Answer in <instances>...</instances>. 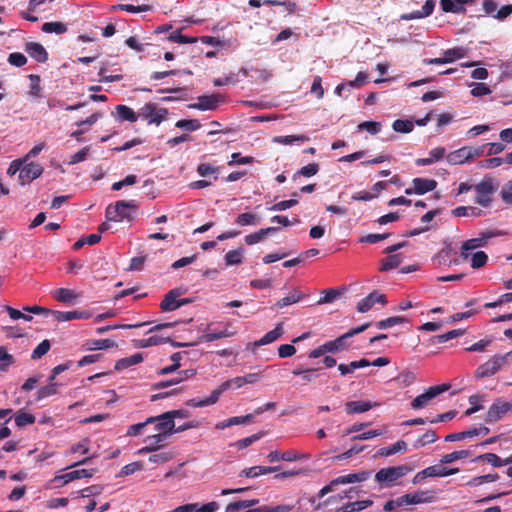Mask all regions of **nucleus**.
<instances>
[{"instance_id": "f257e3e1", "label": "nucleus", "mask_w": 512, "mask_h": 512, "mask_svg": "<svg viewBox=\"0 0 512 512\" xmlns=\"http://www.w3.org/2000/svg\"><path fill=\"white\" fill-rule=\"evenodd\" d=\"M505 235V232L498 229H488L479 234L478 237L469 239L463 242L461 246L460 256L463 260H467L470 257V252L473 250L484 247L491 242L495 237Z\"/></svg>"}, {"instance_id": "f03ea898", "label": "nucleus", "mask_w": 512, "mask_h": 512, "mask_svg": "<svg viewBox=\"0 0 512 512\" xmlns=\"http://www.w3.org/2000/svg\"><path fill=\"white\" fill-rule=\"evenodd\" d=\"M244 384H245V381L243 380V376L235 377L233 379L223 382L217 389H215L211 392L209 397L202 399V400H198L195 398L190 399L186 402V405L191 406V407H205V406L213 405L219 400L221 394L225 390L232 387V385H234L236 388H240Z\"/></svg>"}, {"instance_id": "7ed1b4c3", "label": "nucleus", "mask_w": 512, "mask_h": 512, "mask_svg": "<svg viewBox=\"0 0 512 512\" xmlns=\"http://www.w3.org/2000/svg\"><path fill=\"white\" fill-rule=\"evenodd\" d=\"M137 209L134 205L124 201H118L115 205H109L106 208V218L110 222H132L135 220L134 214Z\"/></svg>"}, {"instance_id": "20e7f679", "label": "nucleus", "mask_w": 512, "mask_h": 512, "mask_svg": "<svg viewBox=\"0 0 512 512\" xmlns=\"http://www.w3.org/2000/svg\"><path fill=\"white\" fill-rule=\"evenodd\" d=\"M498 185L492 178H484L480 183L475 185L476 193L475 202L482 207H489L492 203V196L497 191Z\"/></svg>"}, {"instance_id": "39448f33", "label": "nucleus", "mask_w": 512, "mask_h": 512, "mask_svg": "<svg viewBox=\"0 0 512 512\" xmlns=\"http://www.w3.org/2000/svg\"><path fill=\"white\" fill-rule=\"evenodd\" d=\"M139 118L146 120L149 125H160L167 115L168 109L158 107L156 103L148 102L143 105L138 111Z\"/></svg>"}, {"instance_id": "423d86ee", "label": "nucleus", "mask_w": 512, "mask_h": 512, "mask_svg": "<svg viewBox=\"0 0 512 512\" xmlns=\"http://www.w3.org/2000/svg\"><path fill=\"white\" fill-rule=\"evenodd\" d=\"M484 146L482 147H471L464 146L455 151L450 152L446 156V160L450 165H460L468 162L476 157H480L484 153Z\"/></svg>"}, {"instance_id": "0eeeda50", "label": "nucleus", "mask_w": 512, "mask_h": 512, "mask_svg": "<svg viewBox=\"0 0 512 512\" xmlns=\"http://www.w3.org/2000/svg\"><path fill=\"white\" fill-rule=\"evenodd\" d=\"M506 364L507 356L500 354L494 355L491 359L476 369L475 377L481 379L495 375Z\"/></svg>"}, {"instance_id": "6e6552de", "label": "nucleus", "mask_w": 512, "mask_h": 512, "mask_svg": "<svg viewBox=\"0 0 512 512\" xmlns=\"http://www.w3.org/2000/svg\"><path fill=\"white\" fill-rule=\"evenodd\" d=\"M449 388V384H441L429 387L424 393L418 395L411 402V408L414 410H419L426 407L432 399L447 391Z\"/></svg>"}, {"instance_id": "1a4fd4ad", "label": "nucleus", "mask_w": 512, "mask_h": 512, "mask_svg": "<svg viewBox=\"0 0 512 512\" xmlns=\"http://www.w3.org/2000/svg\"><path fill=\"white\" fill-rule=\"evenodd\" d=\"M406 245V242H401L392 246H389L385 249V253L390 254L389 256L385 257L381 261V267L380 271H388L391 269H394L398 267L402 262V256L401 254H392L398 249L404 247Z\"/></svg>"}, {"instance_id": "9d476101", "label": "nucleus", "mask_w": 512, "mask_h": 512, "mask_svg": "<svg viewBox=\"0 0 512 512\" xmlns=\"http://www.w3.org/2000/svg\"><path fill=\"white\" fill-rule=\"evenodd\" d=\"M510 410H512V403L498 399L490 406L485 421L487 423L496 422Z\"/></svg>"}, {"instance_id": "9b49d317", "label": "nucleus", "mask_w": 512, "mask_h": 512, "mask_svg": "<svg viewBox=\"0 0 512 512\" xmlns=\"http://www.w3.org/2000/svg\"><path fill=\"white\" fill-rule=\"evenodd\" d=\"M413 187L407 188L405 193L410 195L412 193L423 195L427 192L433 191L437 187V181L427 178H414L412 180Z\"/></svg>"}, {"instance_id": "f8f14e48", "label": "nucleus", "mask_w": 512, "mask_h": 512, "mask_svg": "<svg viewBox=\"0 0 512 512\" xmlns=\"http://www.w3.org/2000/svg\"><path fill=\"white\" fill-rule=\"evenodd\" d=\"M43 172V168L41 165L31 162L26 165L21 166V171L19 174V181L21 185H25L30 183L34 179L38 178Z\"/></svg>"}, {"instance_id": "ddd939ff", "label": "nucleus", "mask_w": 512, "mask_h": 512, "mask_svg": "<svg viewBox=\"0 0 512 512\" xmlns=\"http://www.w3.org/2000/svg\"><path fill=\"white\" fill-rule=\"evenodd\" d=\"M375 303L385 305L387 303L386 296L378 291L371 292L367 297L361 299L357 304V310L360 313L369 311Z\"/></svg>"}, {"instance_id": "4468645a", "label": "nucleus", "mask_w": 512, "mask_h": 512, "mask_svg": "<svg viewBox=\"0 0 512 512\" xmlns=\"http://www.w3.org/2000/svg\"><path fill=\"white\" fill-rule=\"evenodd\" d=\"M185 293V289L175 288L170 290L162 300L160 307L164 312H170L178 309V297Z\"/></svg>"}, {"instance_id": "2eb2a0df", "label": "nucleus", "mask_w": 512, "mask_h": 512, "mask_svg": "<svg viewBox=\"0 0 512 512\" xmlns=\"http://www.w3.org/2000/svg\"><path fill=\"white\" fill-rule=\"evenodd\" d=\"M218 103L219 98L217 95H202L198 97V101L196 103L189 104L188 107L201 111L214 110L217 108Z\"/></svg>"}, {"instance_id": "dca6fc26", "label": "nucleus", "mask_w": 512, "mask_h": 512, "mask_svg": "<svg viewBox=\"0 0 512 512\" xmlns=\"http://www.w3.org/2000/svg\"><path fill=\"white\" fill-rule=\"evenodd\" d=\"M25 51L28 55L39 63H45L48 60V53L44 46L37 42H27Z\"/></svg>"}, {"instance_id": "f3484780", "label": "nucleus", "mask_w": 512, "mask_h": 512, "mask_svg": "<svg viewBox=\"0 0 512 512\" xmlns=\"http://www.w3.org/2000/svg\"><path fill=\"white\" fill-rule=\"evenodd\" d=\"M95 469H78L61 476H56L54 481H62V484H67L75 479L90 478L94 475Z\"/></svg>"}, {"instance_id": "a211bd4d", "label": "nucleus", "mask_w": 512, "mask_h": 512, "mask_svg": "<svg viewBox=\"0 0 512 512\" xmlns=\"http://www.w3.org/2000/svg\"><path fill=\"white\" fill-rule=\"evenodd\" d=\"M474 2L475 0H440V6L446 13H464V5Z\"/></svg>"}, {"instance_id": "6ab92c4d", "label": "nucleus", "mask_w": 512, "mask_h": 512, "mask_svg": "<svg viewBox=\"0 0 512 512\" xmlns=\"http://www.w3.org/2000/svg\"><path fill=\"white\" fill-rule=\"evenodd\" d=\"M279 230V226H268L259 231L245 236V242L248 245H253L263 241L266 237L274 235Z\"/></svg>"}, {"instance_id": "aec40b11", "label": "nucleus", "mask_w": 512, "mask_h": 512, "mask_svg": "<svg viewBox=\"0 0 512 512\" xmlns=\"http://www.w3.org/2000/svg\"><path fill=\"white\" fill-rule=\"evenodd\" d=\"M52 315L55 320L59 322L71 321L75 319H88L91 316L90 312L87 311H54Z\"/></svg>"}, {"instance_id": "412c9836", "label": "nucleus", "mask_w": 512, "mask_h": 512, "mask_svg": "<svg viewBox=\"0 0 512 512\" xmlns=\"http://www.w3.org/2000/svg\"><path fill=\"white\" fill-rule=\"evenodd\" d=\"M369 476H370V472L361 471V472H357V473L339 476L332 480V484L340 485V484L363 482V481L367 480Z\"/></svg>"}, {"instance_id": "4be33fe9", "label": "nucleus", "mask_w": 512, "mask_h": 512, "mask_svg": "<svg viewBox=\"0 0 512 512\" xmlns=\"http://www.w3.org/2000/svg\"><path fill=\"white\" fill-rule=\"evenodd\" d=\"M445 153L446 149L444 147H436L429 152L428 158H418L416 159L415 164L417 166L431 165L434 162L441 160L445 156Z\"/></svg>"}, {"instance_id": "5701e85b", "label": "nucleus", "mask_w": 512, "mask_h": 512, "mask_svg": "<svg viewBox=\"0 0 512 512\" xmlns=\"http://www.w3.org/2000/svg\"><path fill=\"white\" fill-rule=\"evenodd\" d=\"M117 119L120 122L128 121L131 123L136 122L139 119L138 112L136 113L132 108L119 104L116 106Z\"/></svg>"}, {"instance_id": "b1692460", "label": "nucleus", "mask_w": 512, "mask_h": 512, "mask_svg": "<svg viewBox=\"0 0 512 512\" xmlns=\"http://www.w3.org/2000/svg\"><path fill=\"white\" fill-rule=\"evenodd\" d=\"M174 420L170 418V416H165V413L157 416V424L155 429L159 431V433H167V437L174 434Z\"/></svg>"}, {"instance_id": "393cba45", "label": "nucleus", "mask_w": 512, "mask_h": 512, "mask_svg": "<svg viewBox=\"0 0 512 512\" xmlns=\"http://www.w3.org/2000/svg\"><path fill=\"white\" fill-rule=\"evenodd\" d=\"M377 405L378 403L370 401H349L346 403V412L348 414L363 413Z\"/></svg>"}, {"instance_id": "a878e982", "label": "nucleus", "mask_w": 512, "mask_h": 512, "mask_svg": "<svg viewBox=\"0 0 512 512\" xmlns=\"http://www.w3.org/2000/svg\"><path fill=\"white\" fill-rule=\"evenodd\" d=\"M109 226H99L100 233L91 234L88 236H82L79 238L73 245V248L75 250H79L82 248L85 244L88 245H95L101 240V234L107 230Z\"/></svg>"}, {"instance_id": "bb28decb", "label": "nucleus", "mask_w": 512, "mask_h": 512, "mask_svg": "<svg viewBox=\"0 0 512 512\" xmlns=\"http://www.w3.org/2000/svg\"><path fill=\"white\" fill-rule=\"evenodd\" d=\"M53 297L59 302L73 304L79 297V294L68 288H59L53 292Z\"/></svg>"}, {"instance_id": "cd10ccee", "label": "nucleus", "mask_w": 512, "mask_h": 512, "mask_svg": "<svg viewBox=\"0 0 512 512\" xmlns=\"http://www.w3.org/2000/svg\"><path fill=\"white\" fill-rule=\"evenodd\" d=\"M283 332H284V330H283L282 323H278L273 330L267 332L261 339L255 341L254 345L262 346V345L270 344V343L274 342L275 340H277L283 334Z\"/></svg>"}, {"instance_id": "c85d7f7f", "label": "nucleus", "mask_w": 512, "mask_h": 512, "mask_svg": "<svg viewBox=\"0 0 512 512\" xmlns=\"http://www.w3.org/2000/svg\"><path fill=\"white\" fill-rule=\"evenodd\" d=\"M252 418H253L252 414H248L245 416L231 417L229 419L218 422L215 427H216V429L224 430L225 428L231 427L233 425L246 424V423L250 422Z\"/></svg>"}, {"instance_id": "c756f323", "label": "nucleus", "mask_w": 512, "mask_h": 512, "mask_svg": "<svg viewBox=\"0 0 512 512\" xmlns=\"http://www.w3.org/2000/svg\"><path fill=\"white\" fill-rule=\"evenodd\" d=\"M408 449L407 443L403 440H399L389 447H383L377 452V456L387 457L396 454L400 451L406 452Z\"/></svg>"}, {"instance_id": "7c9ffc66", "label": "nucleus", "mask_w": 512, "mask_h": 512, "mask_svg": "<svg viewBox=\"0 0 512 512\" xmlns=\"http://www.w3.org/2000/svg\"><path fill=\"white\" fill-rule=\"evenodd\" d=\"M143 361V355L141 353H136L134 355H131L129 357H125L122 359H119L115 364V370L121 371L124 370L130 366L139 364Z\"/></svg>"}, {"instance_id": "2f4dec72", "label": "nucleus", "mask_w": 512, "mask_h": 512, "mask_svg": "<svg viewBox=\"0 0 512 512\" xmlns=\"http://www.w3.org/2000/svg\"><path fill=\"white\" fill-rule=\"evenodd\" d=\"M375 480L378 483H386L389 485V484L393 483L394 481L398 480V478L396 477V474H395V471L393 470V468L388 467V468L380 469L375 475Z\"/></svg>"}, {"instance_id": "473e14b6", "label": "nucleus", "mask_w": 512, "mask_h": 512, "mask_svg": "<svg viewBox=\"0 0 512 512\" xmlns=\"http://www.w3.org/2000/svg\"><path fill=\"white\" fill-rule=\"evenodd\" d=\"M452 215L457 217H478L482 210L472 206H459L451 211Z\"/></svg>"}, {"instance_id": "72a5a7b5", "label": "nucleus", "mask_w": 512, "mask_h": 512, "mask_svg": "<svg viewBox=\"0 0 512 512\" xmlns=\"http://www.w3.org/2000/svg\"><path fill=\"white\" fill-rule=\"evenodd\" d=\"M463 334H464L463 329H454V330H451V331L441 334V335L432 336V337H430L429 340L433 344H440V343L447 342L451 339H454L456 337L462 336Z\"/></svg>"}, {"instance_id": "f704fd0d", "label": "nucleus", "mask_w": 512, "mask_h": 512, "mask_svg": "<svg viewBox=\"0 0 512 512\" xmlns=\"http://www.w3.org/2000/svg\"><path fill=\"white\" fill-rule=\"evenodd\" d=\"M459 472L458 468H440L438 466H429L426 468V472L424 474H428L429 477H446L449 475H453Z\"/></svg>"}, {"instance_id": "c9c22d12", "label": "nucleus", "mask_w": 512, "mask_h": 512, "mask_svg": "<svg viewBox=\"0 0 512 512\" xmlns=\"http://www.w3.org/2000/svg\"><path fill=\"white\" fill-rule=\"evenodd\" d=\"M468 54V49L465 47H454L444 51V57L448 63H452L455 60L462 59Z\"/></svg>"}, {"instance_id": "e433bc0d", "label": "nucleus", "mask_w": 512, "mask_h": 512, "mask_svg": "<svg viewBox=\"0 0 512 512\" xmlns=\"http://www.w3.org/2000/svg\"><path fill=\"white\" fill-rule=\"evenodd\" d=\"M167 433H157L154 435H149L145 438V443L148 444V449L156 451L160 447H162V442L167 439Z\"/></svg>"}, {"instance_id": "4c0bfd02", "label": "nucleus", "mask_w": 512, "mask_h": 512, "mask_svg": "<svg viewBox=\"0 0 512 512\" xmlns=\"http://www.w3.org/2000/svg\"><path fill=\"white\" fill-rule=\"evenodd\" d=\"M309 140V137L306 135H286V136H275L273 138L274 143L283 144V145H292L295 142H306Z\"/></svg>"}, {"instance_id": "58836bf2", "label": "nucleus", "mask_w": 512, "mask_h": 512, "mask_svg": "<svg viewBox=\"0 0 512 512\" xmlns=\"http://www.w3.org/2000/svg\"><path fill=\"white\" fill-rule=\"evenodd\" d=\"M346 339L347 336L346 334H344L333 341H328L324 343V348L331 353L344 350L347 347Z\"/></svg>"}, {"instance_id": "ea45409f", "label": "nucleus", "mask_w": 512, "mask_h": 512, "mask_svg": "<svg viewBox=\"0 0 512 512\" xmlns=\"http://www.w3.org/2000/svg\"><path fill=\"white\" fill-rule=\"evenodd\" d=\"M373 504L372 500H361L356 501L353 503H348L344 507L336 510V512H355V511H361L368 507H370Z\"/></svg>"}, {"instance_id": "a19ab883", "label": "nucleus", "mask_w": 512, "mask_h": 512, "mask_svg": "<svg viewBox=\"0 0 512 512\" xmlns=\"http://www.w3.org/2000/svg\"><path fill=\"white\" fill-rule=\"evenodd\" d=\"M41 30L45 33H55L61 35L67 32L68 28L66 24L62 22H45L42 25Z\"/></svg>"}, {"instance_id": "79ce46f5", "label": "nucleus", "mask_w": 512, "mask_h": 512, "mask_svg": "<svg viewBox=\"0 0 512 512\" xmlns=\"http://www.w3.org/2000/svg\"><path fill=\"white\" fill-rule=\"evenodd\" d=\"M438 439L435 431L428 430L423 435L415 440L413 443V447L415 449H419L421 447L426 446L427 444L434 443Z\"/></svg>"}, {"instance_id": "37998d69", "label": "nucleus", "mask_w": 512, "mask_h": 512, "mask_svg": "<svg viewBox=\"0 0 512 512\" xmlns=\"http://www.w3.org/2000/svg\"><path fill=\"white\" fill-rule=\"evenodd\" d=\"M304 297V294H302L299 291L294 290L290 295L280 299L275 306L277 308H283L288 305L294 304L299 302Z\"/></svg>"}, {"instance_id": "c03bdc74", "label": "nucleus", "mask_w": 512, "mask_h": 512, "mask_svg": "<svg viewBox=\"0 0 512 512\" xmlns=\"http://www.w3.org/2000/svg\"><path fill=\"white\" fill-rule=\"evenodd\" d=\"M316 371L317 369L313 368L303 369L301 367H297L292 371V373L293 375L296 376H302L303 384H306L309 382H313L316 379Z\"/></svg>"}, {"instance_id": "a18cd8bd", "label": "nucleus", "mask_w": 512, "mask_h": 512, "mask_svg": "<svg viewBox=\"0 0 512 512\" xmlns=\"http://www.w3.org/2000/svg\"><path fill=\"white\" fill-rule=\"evenodd\" d=\"M471 452L469 450H460V451H454L449 454H445L442 456L440 462L442 464H449L459 459H464L470 456Z\"/></svg>"}, {"instance_id": "49530a36", "label": "nucleus", "mask_w": 512, "mask_h": 512, "mask_svg": "<svg viewBox=\"0 0 512 512\" xmlns=\"http://www.w3.org/2000/svg\"><path fill=\"white\" fill-rule=\"evenodd\" d=\"M14 419L18 427H25L35 422V417L32 414L24 412L22 410H19L15 414Z\"/></svg>"}, {"instance_id": "de8ad7c7", "label": "nucleus", "mask_w": 512, "mask_h": 512, "mask_svg": "<svg viewBox=\"0 0 512 512\" xmlns=\"http://www.w3.org/2000/svg\"><path fill=\"white\" fill-rule=\"evenodd\" d=\"M197 173L202 177L213 176L214 180H217L218 167L213 166L210 163H201L197 167Z\"/></svg>"}, {"instance_id": "09e8293b", "label": "nucleus", "mask_w": 512, "mask_h": 512, "mask_svg": "<svg viewBox=\"0 0 512 512\" xmlns=\"http://www.w3.org/2000/svg\"><path fill=\"white\" fill-rule=\"evenodd\" d=\"M167 39L171 42L180 43V44L195 43L198 40L196 37H189V36L182 35L181 29H178V30L172 32L167 37Z\"/></svg>"}, {"instance_id": "8fccbe9b", "label": "nucleus", "mask_w": 512, "mask_h": 512, "mask_svg": "<svg viewBox=\"0 0 512 512\" xmlns=\"http://www.w3.org/2000/svg\"><path fill=\"white\" fill-rule=\"evenodd\" d=\"M392 128L395 132L409 133L413 130L414 124L410 120L397 119L393 122Z\"/></svg>"}, {"instance_id": "3c124183", "label": "nucleus", "mask_w": 512, "mask_h": 512, "mask_svg": "<svg viewBox=\"0 0 512 512\" xmlns=\"http://www.w3.org/2000/svg\"><path fill=\"white\" fill-rule=\"evenodd\" d=\"M470 256H471V266L474 269H479V268L483 267L487 263V260H488L487 254L483 251H478L475 253L470 252Z\"/></svg>"}, {"instance_id": "603ef678", "label": "nucleus", "mask_w": 512, "mask_h": 512, "mask_svg": "<svg viewBox=\"0 0 512 512\" xmlns=\"http://www.w3.org/2000/svg\"><path fill=\"white\" fill-rule=\"evenodd\" d=\"M405 321H406V319L404 317L393 316V317H389V318H386V319L378 321L376 323V326H377L378 329H387V328H390L392 326H395V325H398V324H402Z\"/></svg>"}, {"instance_id": "864d4df0", "label": "nucleus", "mask_w": 512, "mask_h": 512, "mask_svg": "<svg viewBox=\"0 0 512 512\" xmlns=\"http://www.w3.org/2000/svg\"><path fill=\"white\" fill-rule=\"evenodd\" d=\"M14 363V357L9 354L5 347H0V370L5 372Z\"/></svg>"}, {"instance_id": "5fc2aeb1", "label": "nucleus", "mask_w": 512, "mask_h": 512, "mask_svg": "<svg viewBox=\"0 0 512 512\" xmlns=\"http://www.w3.org/2000/svg\"><path fill=\"white\" fill-rule=\"evenodd\" d=\"M381 123L376 121H365L358 125V130H365L371 135H376L381 131Z\"/></svg>"}, {"instance_id": "6e6d98bb", "label": "nucleus", "mask_w": 512, "mask_h": 512, "mask_svg": "<svg viewBox=\"0 0 512 512\" xmlns=\"http://www.w3.org/2000/svg\"><path fill=\"white\" fill-rule=\"evenodd\" d=\"M113 9L114 10L119 9V10L126 11L129 13H138V12L149 11L151 9V7L149 5L134 6L132 4H118V5L114 6Z\"/></svg>"}, {"instance_id": "4d7b16f0", "label": "nucleus", "mask_w": 512, "mask_h": 512, "mask_svg": "<svg viewBox=\"0 0 512 512\" xmlns=\"http://www.w3.org/2000/svg\"><path fill=\"white\" fill-rule=\"evenodd\" d=\"M323 296L317 301L318 305L332 303L341 293L337 289H328L321 292Z\"/></svg>"}, {"instance_id": "13d9d810", "label": "nucleus", "mask_w": 512, "mask_h": 512, "mask_svg": "<svg viewBox=\"0 0 512 512\" xmlns=\"http://www.w3.org/2000/svg\"><path fill=\"white\" fill-rule=\"evenodd\" d=\"M57 387H58L57 383H49L48 385L41 387L37 391L36 399L37 400H42V399H44L46 397H49V396H52V395L56 394L57 393Z\"/></svg>"}, {"instance_id": "bf43d9fd", "label": "nucleus", "mask_w": 512, "mask_h": 512, "mask_svg": "<svg viewBox=\"0 0 512 512\" xmlns=\"http://www.w3.org/2000/svg\"><path fill=\"white\" fill-rule=\"evenodd\" d=\"M175 126L187 131H195L200 128L201 124L197 119H182L177 121Z\"/></svg>"}, {"instance_id": "052dcab7", "label": "nucleus", "mask_w": 512, "mask_h": 512, "mask_svg": "<svg viewBox=\"0 0 512 512\" xmlns=\"http://www.w3.org/2000/svg\"><path fill=\"white\" fill-rule=\"evenodd\" d=\"M165 341H168V338H162L159 336H151L148 339H141L136 341V346L140 348H146L150 346H155L160 343H164Z\"/></svg>"}, {"instance_id": "680f3d73", "label": "nucleus", "mask_w": 512, "mask_h": 512, "mask_svg": "<svg viewBox=\"0 0 512 512\" xmlns=\"http://www.w3.org/2000/svg\"><path fill=\"white\" fill-rule=\"evenodd\" d=\"M318 171H319V164H317V163H310V164L302 167L300 170H298L294 174V179L297 176L311 177V176L317 174Z\"/></svg>"}, {"instance_id": "e2e57ef3", "label": "nucleus", "mask_w": 512, "mask_h": 512, "mask_svg": "<svg viewBox=\"0 0 512 512\" xmlns=\"http://www.w3.org/2000/svg\"><path fill=\"white\" fill-rule=\"evenodd\" d=\"M425 491H417L415 493L405 494L406 505L420 504L426 501Z\"/></svg>"}, {"instance_id": "0e129e2a", "label": "nucleus", "mask_w": 512, "mask_h": 512, "mask_svg": "<svg viewBox=\"0 0 512 512\" xmlns=\"http://www.w3.org/2000/svg\"><path fill=\"white\" fill-rule=\"evenodd\" d=\"M50 349V342L48 340H43L37 347L33 350L31 358L34 360L40 359L46 353H48Z\"/></svg>"}, {"instance_id": "69168bd1", "label": "nucleus", "mask_w": 512, "mask_h": 512, "mask_svg": "<svg viewBox=\"0 0 512 512\" xmlns=\"http://www.w3.org/2000/svg\"><path fill=\"white\" fill-rule=\"evenodd\" d=\"M470 87H472L471 94L474 97H480L491 93L490 88L485 83H472Z\"/></svg>"}, {"instance_id": "338daca9", "label": "nucleus", "mask_w": 512, "mask_h": 512, "mask_svg": "<svg viewBox=\"0 0 512 512\" xmlns=\"http://www.w3.org/2000/svg\"><path fill=\"white\" fill-rule=\"evenodd\" d=\"M8 62L13 66L22 67L27 63V58L20 52H13L9 54Z\"/></svg>"}, {"instance_id": "774afa93", "label": "nucleus", "mask_w": 512, "mask_h": 512, "mask_svg": "<svg viewBox=\"0 0 512 512\" xmlns=\"http://www.w3.org/2000/svg\"><path fill=\"white\" fill-rule=\"evenodd\" d=\"M500 195L506 204L512 205V180L503 186Z\"/></svg>"}]
</instances>
